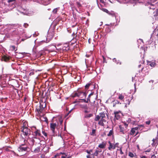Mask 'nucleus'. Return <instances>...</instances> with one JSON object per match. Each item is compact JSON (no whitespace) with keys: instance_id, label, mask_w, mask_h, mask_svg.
<instances>
[{"instance_id":"49","label":"nucleus","mask_w":158,"mask_h":158,"mask_svg":"<svg viewBox=\"0 0 158 158\" xmlns=\"http://www.w3.org/2000/svg\"><path fill=\"white\" fill-rule=\"evenodd\" d=\"M134 128L135 129V130H138L139 129V127H136Z\"/></svg>"},{"instance_id":"3","label":"nucleus","mask_w":158,"mask_h":158,"mask_svg":"<svg viewBox=\"0 0 158 158\" xmlns=\"http://www.w3.org/2000/svg\"><path fill=\"white\" fill-rule=\"evenodd\" d=\"M33 128L35 129V130L34 131V130H33V131H32V138L39 139V137L41 136V135L40 131L39 130L37 129L35 127H33Z\"/></svg>"},{"instance_id":"7","label":"nucleus","mask_w":158,"mask_h":158,"mask_svg":"<svg viewBox=\"0 0 158 158\" xmlns=\"http://www.w3.org/2000/svg\"><path fill=\"white\" fill-rule=\"evenodd\" d=\"M54 32L53 31H48V35H47L46 42L48 43L52 39L54 36Z\"/></svg>"},{"instance_id":"43","label":"nucleus","mask_w":158,"mask_h":158,"mask_svg":"<svg viewBox=\"0 0 158 158\" xmlns=\"http://www.w3.org/2000/svg\"><path fill=\"white\" fill-rule=\"evenodd\" d=\"M25 11V9H21L19 10V11H20L21 12H22L23 13H24V11Z\"/></svg>"},{"instance_id":"22","label":"nucleus","mask_w":158,"mask_h":158,"mask_svg":"<svg viewBox=\"0 0 158 158\" xmlns=\"http://www.w3.org/2000/svg\"><path fill=\"white\" fill-rule=\"evenodd\" d=\"M40 147H37L34 150V152L35 153L39 152L40 151Z\"/></svg>"},{"instance_id":"10","label":"nucleus","mask_w":158,"mask_h":158,"mask_svg":"<svg viewBox=\"0 0 158 158\" xmlns=\"http://www.w3.org/2000/svg\"><path fill=\"white\" fill-rule=\"evenodd\" d=\"M57 124L56 123H50V129L52 131V132L53 133H55V129L57 126Z\"/></svg>"},{"instance_id":"60","label":"nucleus","mask_w":158,"mask_h":158,"mask_svg":"<svg viewBox=\"0 0 158 158\" xmlns=\"http://www.w3.org/2000/svg\"><path fill=\"white\" fill-rule=\"evenodd\" d=\"M156 140H158V135H157L156 137L155 138Z\"/></svg>"},{"instance_id":"46","label":"nucleus","mask_w":158,"mask_h":158,"mask_svg":"<svg viewBox=\"0 0 158 158\" xmlns=\"http://www.w3.org/2000/svg\"><path fill=\"white\" fill-rule=\"evenodd\" d=\"M85 110H84V112H85V113H89V111H88L87 110V109H85Z\"/></svg>"},{"instance_id":"18","label":"nucleus","mask_w":158,"mask_h":158,"mask_svg":"<svg viewBox=\"0 0 158 158\" xmlns=\"http://www.w3.org/2000/svg\"><path fill=\"white\" fill-rule=\"evenodd\" d=\"M81 108H82L83 109H87L88 107L87 106V104L81 105H80Z\"/></svg>"},{"instance_id":"20","label":"nucleus","mask_w":158,"mask_h":158,"mask_svg":"<svg viewBox=\"0 0 158 158\" xmlns=\"http://www.w3.org/2000/svg\"><path fill=\"white\" fill-rule=\"evenodd\" d=\"M120 128V131L122 133L124 134V127L121 125H120L119 126Z\"/></svg>"},{"instance_id":"58","label":"nucleus","mask_w":158,"mask_h":158,"mask_svg":"<svg viewBox=\"0 0 158 158\" xmlns=\"http://www.w3.org/2000/svg\"><path fill=\"white\" fill-rule=\"evenodd\" d=\"M66 156H61V158H66Z\"/></svg>"},{"instance_id":"11","label":"nucleus","mask_w":158,"mask_h":158,"mask_svg":"<svg viewBox=\"0 0 158 158\" xmlns=\"http://www.w3.org/2000/svg\"><path fill=\"white\" fill-rule=\"evenodd\" d=\"M106 119L107 118H103V119L100 120L98 122V124L102 126H104V123L106 122Z\"/></svg>"},{"instance_id":"21","label":"nucleus","mask_w":158,"mask_h":158,"mask_svg":"<svg viewBox=\"0 0 158 158\" xmlns=\"http://www.w3.org/2000/svg\"><path fill=\"white\" fill-rule=\"evenodd\" d=\"M148 64L150 65L152 67H154L155 65V63L154 62L149 61L148 62Z\"/></svg>"},{"instance_id":"38","label":"nucleus","mask_w":158,"mask_h":158,"mask_svg":"<svg viewBox=\"0 0 158 158\" xmlns=\"http://www.w3.org/2000/svg\"><path fill=\"white\" fill-rule=\"evenodd\" d=\"M98 150H97L95 151V152L93 154V155L95 156H97L98 154Z\"/></svg>"},{"instance_id":"24","label":"nucleus","mask_w":158,"mask_h":158,"mask_svg":"<svg viewBox=\"0 0 158 158\" xmlns=\"http://www.w3.org/2000/svg\"><path fill=\"white\" fill-rule=\"evenodd\" d=\"M60 8L57 7L53 9L52 11V12L53 14H57L58 10H59Z\"/></svg>"},{"instance_id":"44","label":"nucleus","mask_w":158,"mask_h":158,"mask_svg":"<svg viewBox=\"0 0 158 158\" xmlns=\"http://www.w3.org/2000/svg\"><path fill=\"white\" fill-rule=\"evenodd\" d=\"M90 96H89V95L88 96V98L87 99V101H88V102H90Z\"/></svg>"},{"instance_id":"23","label":"nucleus","mask_w":158,"mask_h":158,"mask_svg":"<svg viewBox=\"0 0 158 158\" xmlns=\"http://www.w3.org/2000/svg\"><path fill=\"white\" fill-rule=\"evenodd\" d=\"M108 14L111 15L112 16L115 17V13L113 11H109L108 13Z\"/></svg>"},{"instance_id":"54","label":"nucleus","mask_w":158,"mask_h":158,"mask_svg":"<svg viewBox=\"0 0 158 158\" xmlns=\"http://www.w3.org/2000/svg\"><path fill=\"white\" fill-rule=\"evenodd\" d=\"M151 151V149H148L145 151V152H149Z\"/></svg>"},{"instance_id":"2","label":"nucleus","mask_w":158,"mask_h":158,"mask_svg":"<svg viewBox=\"0 0 158 158\" xmlns=\"http://www.w3.org/2000/svg\"><path fill=\"white\" fill-rule=\"evenodd\" d=\"M86 95L87 94L85 92L77 90L75 93L72 95V97L73 98L77 97L80 98H83L85 97V98Z\"/></svg>"},{"instance_id":"12","label":"nucleus","mask_w":158,"mask_h":158,"mask_svg":"<svg viewBox=\"0 0 158 158\" xmlns=\"http://www.w3.org/2000/svg\"><path fill=\"white\" fill-rule=\"evenodd\" d=\"M106 141H104L102 142V143L100 144L98 147L99 148H105V147L106 145Z\"/></svg>"},{"instance_id":"51","label":"nucleus","mask_w":158,"mask_h":158,"mask_svg":"<svg viewBox=\"0 0 158 158\" xmlns=\"http://www.w3.org/2000/svg\"><path fill=\"white\" fill-rule=\"evenodd\" d=\"M151 158H156V156L154 155L152 156Z\"/></svg>"},{"instance_id":"63","label":"nucleus","mask_w":158,"mask_h":158,"mask_svg":"<svg viewBox=\"0 0 158 158\" xmlns=\"http://www.w3.org/2000/svg\"><path fill=\"white\" fill-rule=\"evenodd\" d=\"M58 154H56V155H55V156H54V157L55 158H56V157L58 156Z\"/></svg>"},{"instance_id":"62","label":"nucleus","mask_w":158,"mask_h":158,"mask_svg":"<svg viewBox=\"0 0 158 158\" xmlns=\"http://www.w3.org/2000/svg\"><path fill=\"white\" fill-rule=\"evenodd\" d=\"M5 150L7 151H9V150L7 148H6Z\"/></svg>"},{"instance_id":"59","label":"nucleus","mask_w":158,"mask_h":158,"mask_svg":"<svg viewBox=\"0 0 158 158\" xmlns=\"http://www.w3.org/2000/svg\"><path fill=\"white\" fill-rule=\"evenodd\" d=\"M86 157L87 158H90V157L89 155H87Z\"/></svg>"},{"instance_id":"15","label":"nucleus","mask_w":158,"mask_h":158,"mask_svg":"<svg viewBox=\"0 0 158 158\" xmlns=\"http://www.w3.org/2000/svg\"><path fill=\"white\" fill-rule=\"evenodd\" d=\"M153 34H154V33H153L151 35V37L150 38V40L149 41H148L147 42V44H153L154 43V42H153V41H152V40H153L152 36H153Z\"/></svg>"},{"instance_id":"34","label":"nucleus","mask_w":158,"mask_h":158,"mask_svg":"<svg viewBox=\"0 0 158 158\" xmlns=\"http://www.w3.org/2000/svg\"><path fill=\"white\" fill-rule=\"evenodd\" d=\"M92 151L93 150L91 149L89 151H88V150H86L85 152H86L88 154H90V152H92Z\"/></svg>"},{"instance_id":"45","label":"nucleus","mask_w":158,"mask_h":158,"mask_svg":"<svg viewBox=\"0 0 158 158\" xmlns=\"http://www.w3.org/2000/svg\"><path fill=\"white\" fill-rule=\"evenodd\" d=\"M42 133L43 135L45 136H47V134L44 131H42Z\"/></svg>"},{"instance_id":"26","label":"nucleus","mask_w":158,"mask_h":158,"mask_svg":"<svg viewBox=\"0 0 158 158\" xmlns=\"http://www.w3.org/2000/svg\"><path fill=\"white\" fill-rule=\"evenodd\" d=\"M113 130H111L109 132V133L107 134V136H110L113 135Z\"/></svg>"},{"instance_id":"4","label":"nucleus","mask_w":158,"mask_h":158,"mask_svg":"<svg viewBox=\"0 0 158 158\" xmlns=\"http://www.w3.org/2000/svg\"><path fill=\"white\" fill-rule=\"evenodd\" d=\"M40 105L39 106H37L36 110L38 113H41L46 107V103L45 102L40 101Z\"/></svg>"},{"instance_id":"50","label":"nucleus","mask_w":158,"mask_h":158,"mask_svg":"<svg viewBox=\"0 0 158 158\" xmlns=\"http://www.w3.org/2000/svg\"><path fill=\"white\" fill-rule=\"evenodd\" d=\"M155 139H153L152 140V141H153V143L152 144V146H153V144H154V143L155 142Z\"/></svg>"},{"instance_id":"25","label":"nucleus","mask_w":158,"mask_h":158,"mask_svg":"<svg viewBox=\"0 0 158 158\" xmlns=\"http://www.w3.org/2000/svg\"><path fill=\"white\" fill-rule=\"evenodd\" d=\"M96 132V130L95 129H93L92 130V132L90 133V135L92 136H94L95 135V133Z\"/></svg>"},{"instance_id":"35","label":"nucleus","mask_w":158,"mask_h":158,"mask_svg":"<svg viewBox=\"0 0 158 158\" xmlns=\"http://www.w3.org/2000/svg\"><path fill=\"white\" fill-rule=\"evenodd\" d=\"M102 11H103L105 12H106V13H109V11H108V10L106 9H105V8H102Z\"/></svg>"},{"instance_id":"48","label":"nucleus","mask_w":158,"mask_h":158,"mask_svg":"<svg viewBox=\"0 0 158 158\" xmlns=\"http://www.w3.org/2000/svg\"><path fill=\"white\" fill-rule=\"evenodd\" d=\"M11 48H12V50H15V47L14 46H12L11 47Z\"/></svg>"},{"instance_id":"39","label":"nucleus","mask_w":158,"mask_h":158,"mask_svg":"<svg viewBox=\"0 0 158 158\" xmlns=\"http://www.w3.org/2000/svg\"><path fill=\"white\" fill-rule=\"evenodd\" d=\"M34 71L33 70H31L30 71L29 75L30 76H31V75H34Z\"/></svg>"},{"instance_id":"16","label":"nucleus","mask_w":158,"mask_h":158,"mask_svg":"<svg viewBox=\"0 0 158 158\" xmlns=\"http://www.w3.org/2000/svg\"><path fill=\"white\" fill-rule=\"evenodd\" d=\"M115 114V118L117 120L119 119L120 118V116L118 114L119 112H114Z\"/></svg>"},{"instance_id":"1","label":"nucleus","mask_w":158,"mask_h":158,"mask_svg":"<svg viewBox=\"0 0 158 158\" xmlns=\"http://www.w3.org/2000/svg\"><path fill=\"white\" fill-rule=\"evenodd\" d=\"M18 27L17 28L10 32L9 36H8V35H6V36L9 37L10 36H20L23 33V31L22 28H20L21 26L19 25Z\"/></svg>"},{"instance_id":"6","label":"nucleus","mask_w":158,"mask_h":158,"mask_svg":"<svg viewBox=\"0 0 158 158\" xmlns=\"http://www.w3.org/2000/svg\"><path fill=\"white\" fill-rule=\"evenodd\" d=\"M29 149V147L25 143L21 144L18 147V150L19 152H27Z\"/></svg>"},{"instance_id":"5","label":"nucleus","mask_w":158,"mask_h":158,"mask_svg":"<svg viewBox=\"0 0 158 158\" xmlns=\"http://www.w3.org/2000/svg\"><path fill=\"white\" fill-rule=\"evenodd\" d=\"M21 131L23 132V135L27 136H28L31 134L30 129L24 125L21 128Z\"/></svg>"},{"instance_id":"17","label":"nucleus","mask_w":158,"mask_h":158,"mask_svg":"<svg viewBox=\"0 0 158 158\" xmlns=\"http://www.w3.org/2000/svg\"><path fill=\"white\" fill-rule=\"evenodd\" d=\"M76 5L79 9H80L82 6V4L78 2H76Z\"/></svg>"},{"instance_id":"53","label":"nucleus","mask_w":158,"mask_h":158,"mask_svg":"<svg viewBox=\"0 0 158 158\" xmlns=\"http://www.w3.org/2000/svg\"><path fill=\"white\" fill-rule=\"evenodd\" d=\"M120 153L121 154H123V152L122 150L121 149H120Z\"/></svg>"},{"instance_id":"13","label":"nucleus","mask_w":158,"mask_h":158,"mask_svg":"<svg viewBox=\"0 0 158 158\" xmlns=\"http://www.w3.org/2000/svg\"><path fill=\"white\" fill-rule=\"evenodd\" d=\"M109 146L108 147V149L109 150H111L112 149H114L115 148L116 146L115 145H113L110 141L109 142Z\"/></svg>"},{"instance_id":"29","label":"nucleus","mask_w":158,"mask_h":158,"mask_svg":"<svg viewBox=\"0 0 158 158\" xmlns=\"http://www.w3.org/2000/svg\"><path fill=\"white\" fill-rule=\"evenodd\" d=\"M141 67H141V69L139 70V73L140 72H142V71L143 70V66L141 64H139L138 65V68H140Z\"/></svg>"},{"instance_id":"52","label":"nucleus","mask_w":158,"mask_h":158,"mask_svg":"<svg viewBox=\"0 0 158 158\" xmlns=\"http://www.w3.org/2000/svg\"><path fill=\"white\" fill-rule=\"evenodd\" d=\"M158 15V9H157L156 10V14L155 15Z\"/></svg>"},{"instance_id":"40","label":"nucleus","mask_w":158,"mask_h":158,"mask_svg":"<svg viewBox=\"0 0 158 158\" xmlns=\"http://www.w3.org/2000/svg\"><path fill=\"white\" fill-rule=\"evenodd\" d=\"M34 138H32V137L31 138V142H32L33 145L34 144V143L35 142V140H34Z\"/></svg>"},{"instance_id":"64","label":"nucleus","mask_w":158,"mask_h":158,"mask_svg":"<svg viewBox=\"0 0 158 158\" xmlns=\"http://www.w3.org/2000/svg\"><path fill=\"white\" fill-rule=\"evenodd\" d=\"M48 120L47 119V118H45V120H44V121H46V122H47V121H48Z\"/></svg>"},{"instance_id":"56","label":"nucleus","mask_w":158,"mask_h":158,"mask_svg":"<svg viewBox=\"0 0 158 158\" xmlns=\"http://www.w3.org/2000/svg\"><path fill=\"white\" fill-rule=\"evenodd\" d=\"M141 158H147L145 156H141Z\"/></svg>"},{"instance_id":"32","label":"nucleus","mask_w":158,"mask_h":158,"mask_svg":"<svg viewBox=\"0 0 158 158\" xmlns=\"http://www.w3.org/2000/svg\"><path fill=\"white\" fill-rule=\"evenodd\" d=\"M129 156H130L131 157H133L134 156V155L131 152H129L128 154Z\"/></svg>"},{"instance_id":"33","label":"nucleus","mask_w":158,"mask_h":158,"mask_svg":"<svg viewBox=\"0 0 158 158\" xmlns=\"http://www.w3.org/2000/svg\"><path fill=\"white\" fill-rule=\"evenodd\" d=\"M81 101H82L81 102H84L85 103H88L89 102L87 101V100H86L85 99H80Z\"/></svg>"},{"instance_id":"37","label":"nucleus","mask_w":158,"mask_h":158,"mask_svg":"<svg viewBox=\"0 0 158 158\" xmlns=\"http://www.w3.org/2000/svg\"><path fill=\"white\" fill-rule=\"evenodd\" d=\"M119 103V102L118 101H115V102L113 103V106L114 107L115 106L116 104H118Z\"/></svg>"},{"instance_id":"27","label":"nucleus","mask_w":158,"mask_h":158,"mask_svg":"<svg viewBox=\"0 0 158 158\" xmlns=\"http://www.w3.org/2000/svg\"><path fill=\"white\" fill-rule=\"evenodd\" d=\"M135 131L134 128H132L131 130V134L132 135H134L135 132Z\"/></svg>"},{"instance_id":"19","label":"nucleus","mask_w":158,"mask_h":158,"mask_svg":"<svg viewBox=\"0 0 158 158\" xmlns=\"http://www.w3.org/2000/svg\"><path fill=\"white\" fill-rule=\"evenodd\" d=\"M93 115V114H86L85 115L84 118H89L92 117Z\"/></svg>"},{"instance_id":"61","label":"nucleus","mask_w":158,"mask_h":158,"mask_svg":"<svg viewBox=\"0 0 158 158\" xmlns=\"http://www.w3.org/2000/svg\"><path fill=\"white\" fill-rule=\"evenodd\" d=\"M107 155L109 156H111L110 154L109 153H107Z\"/></svg>"},{"instance_id":"41","label":"nucleus","mask_w":158,"mask_h":158,"mask_svg":"<svg viewBox=\"0 0 158 158\" xmlns=\"http://www.w3.org/2000/svg\"><path fill=\"white\" fill-rule=\"evenodd\" d=\"M73 109H72L71 110H70L65 115V116L66 117L73 110Z\"/></svg>"},{"instance_id":"57","label":"nucleus","mask_w":158,"mask_h":158,"mask_svg":"<svg viewBox=\"0 0 158 158\" xmlns=\"http://www.w3.org/2000/svg\"><path fill=\"white\" fill-rule=\"evenodd\" d=\"M113 61L114 62H115L116 61V58H114V59H113Z\"/></svg>"},{"instance_id":"36","label":"nucleus","mask_w":158,"mask_h":158,"mask_svg":"<svg viewBox=\"0 0 158 158\" xmlns=\"http://www.w3.org/2000/svg\"><path fill=\"white\" fill-rule=\"evenodd\" d=\"M118 98L120 100H122L124 98V97L122 95L120 94Z\"/></svg>"},{"instance_id":"8","label":"nucleus","mask_w":158,"mask_h":158,"mask_svg":"<svg viewBox=\"0 0 158 158\" xmlns=\"http://www.w3.org/2000/svg\"><path fill=\"white\" fill-rule=\"evenodd\" d=\"M7 2L9 3L8 5L10 9H12L15 7V0H8Z\"/></svg>"},{"instance_id":"9","label":"nucleus","mask_w":158,"mask_h":158,"mask_svg":"<svg viewBox=\"0 0 158 158\" xmlns=\"http://www.w3.org/2000/svg\"><path fill=\"white\" fill-rule=\"evenodd\" d=\"M100 117H102L104 118H107L106 116L105 113L104 112H102L99 113V115L96 116V117L94 119L95 121H99Z\"/></svg>"},{"instance_id":"42","label":"nucleus","mask_w":158,"mask_h":158,"mask_svg":"<svg viewBox=\"0 0 158 158\" xmlns=\"http://www.w3.org/2000/svg\"><path fill=\"white\" fill-rule=\"evenodd\" d=\"M28 26V24L27 23H24V26L25 27L27 28Z\"/></svg>"},{"instance_id":"14","label":"nucleus","mask_w":158,"mask_h":158,"mask_svg":"<svg viewBox=\"0 0 158 158\" xmlns=\"http://www.w3.org/2000/svg\"><path fill=\"white\" fill-rule=\"evenodd\" d=\"M62 49L64 51H67L69 50V47L68 45L66 44V46L63 47Z\"/></svg>"},{"instance_id":"55","label":"nucleus","mask_w":158,"mask_h":158,"mask_svg":"<svg viewBox=\"0 0 158 158\" xmlns=\"http://www.w3.org/2000/svg\"><path fill=\"white\" fill-rule=\"evenodd\" d=\"M94 94V92H91L89 94V96H90L92 95H93Z\"/></svg>"},{"instance_id":"28","label":"nucleus","mask_w":158,"mask_h":158,"mask_svg":"<svg viewBox=\"0 0 158 158\" xmlns=\"http://www.w3.org/2000/svg\"><path fill=\"white\" fill-rule=\"evenodd\" d=\"M92 85L90 83H88L86 84V85L85 86V89H88L89 86Z\"/></svg>"},{"instance_id":"30","label":"nucleus","mask_w":158,"mask_h":158,"mask_svg":"<svg viewBox=\"0 0 158 158\" xmlns=\"http://www.w3.org/2000/svg\"><path fill=\"white\" fill-rule=\"evenodd\" d=\"M24 13H25L27 15H29V16L32 15L33 13L32 12H29L27 11H27H26V12H24Z\"/></svg>"},{"instance_id":"31","label":"nucleus","mask_w":158,"mask_h":158,"mask_svg":"<svg viewBox=\"0 0 158 158\" xmlns=\"http://www.w3.org/2000/svg\"><path fill=\"white\" fill-rule=\"evenodd\" d=\"M19 54L20 55L19 56V58H22L24 56H23V53H19Z\"/></svg>"},{"instance_id":"47","label":"nucleus","mask_w":158,"mask_h":158,"mask_svg":"<svg viewBox=\"0 0 158 158\" xmlns=\"http://www.w3.org/2000/svg\"><path fill=\"white\" fill-rule=\"evenodd\" d=\"M150 123H151L150 121H148L146 122V124H147L148 125L150 124Z\"/></svg>"}]
</instances>
